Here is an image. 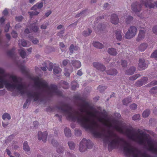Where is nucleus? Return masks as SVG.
I'll return each instance as SVG.
<instances>
[{
    "mask_svg": "<svg viewBox=\"0 0 157 157\" xmlns=\"http://www.w3.org/2000/svg\"><path fill=\"white\" fill-rule=\"evenodd\" d=\"M150 113V110L148 109L146 110L143 112L142 116L144 117H147L149 116Z\"/></svg>",
    "mask_w": 157,
    "mask_h": 157,
    "instance_id": "obj_30",
    "label": "nucleus"
},
{
    "mask_svg": "<svg viewBox=\"0 0 157 157\" xmlns=\"http://www.w3.org/2000/svg\"><path fill=\"white\" fill-rule=\"evenodd\" d=\"M85 12V11H82V12L80 13L77 14L76 16V17H78L81 16L82 14H83Z\"/></svg>",
    "mask_w": 157,
    "mask_h": 157,
    "instance_id": "obj_63",
    "label": "nucleus"
},
{
    "mask_svg": "<svg viewBox=\"0 0 157 157\" xmlns=\"http://www.w3.org/2000/svg\"><path fill=\"white\" fill-rule=\"evenodd\" d=\"M20 69L21 73L24 75H27L29 71V70L26 68L24 66H21L20 67Z\"/></svg>",
    "mask_w": 157,
    "mask_h": 157,
    "instance_id": "obj_15",
    "label": "nucleus"
},
{
    "mask_svg": "<svg viewBox=\"0 0 157 157\" xmlns=\"http://www.w3.org/2000/svg\"><path fill=\"white\" fill-rule=\"evenodd\" d=\"M108 52L110 55L112 56H116L117 54L116 49L113 48H109L108 50Z\"/></svg>",
    "mask_w": 157,
    "mask_h": 157,
    "instance_id": "obj_18",
    "label": "nucleus"
},
{
    "mask_svg": "<svg viewBox=\"0 0 157 157\" xmlns=\"http://www.w3.org/2000/svg\"><path fill=\"white\" fill-rule=\"evenodd\" d=\"M48 25V24H45L42 25L41 26V28L42 29H45L46 28L47 25Z\"/></svg>",
    "mask_w": 157,
    "mask_h": 157,
    "instance_id": "obj_58",
    "label": "nucleus"
},
{
    "mask_svg": "<svg viewBox=\"0 0 157 157\" xmlns=\"http://www.w3.org/2000/svg\"><path fill=\"white\" fill-rule=\"evenodd\" d=\"M53 110V108L50 106H49L46 108L47 111H52Z\"/></svg>",
    "mask_w": 157,
    "mask_h": 157,
    "instance_id": "obj_64",
    "label": "nucleus"
},
{
    "mask_svg": "<svg viewBox=\"0 0 157 157\" xmlns=\"http://www.w3.org/2000/svg\"><path fill=\"white\" fill-rule=\"evenodd\" d=\"M111 22L113 24H117L119 22V19L115 14H112L111 15Z\"/></svg>",
    "mask_w": 157,
    "mask_h": 157,
    "instance_id": "obj_12",
    "label": "nucleus"
},
{
    "mask_svg": "<svg viewBox=\"0 0 157 157\" xmlns=\"http://www.w3.org/2000/svg\"><path fill=\"white\" fill-rule=\"evenodd\" d=\"M106 89V87L105 86H99V91L101 93H102Z\"/></svg>",
    "mask_w": 157,
    "mask_h": 157,
    "instance_id": "obj_38",
    "label": "nucleus"
},
{
    "mask_svg": "<svg viewBox=\"0 0 157 157\" xmlns=\"http://www.w3.org/2000/svg\"><path fill=\"white\" fill-rule=\"evenodd\" d=\"M61 69L59 67L54 68L53 70L54 74H58L61 71Z\"/></svg>",
    "mask_w": 157,
    "mask_h": 157,
    "instance_id": "obj_29",
    "label": "nucleus"
},
{
    "mask_svg": "<svg viewBox=\"0 0 157 157\" xmlns=\"http://www.w3.org/2000/svg\"><path fill=\"white\" fill-rule=\"evenodd\" d=\"M137 28L135 26H131L125 34V38L128 39L133 37L136 34Z\"/></svg>",
    "mask_w": 157,
    "mask_h": 157,
    "instance_id": "obj_6",
    "label": "nucleus"
},
{
    "mask_svg": "<svg viewBox=\"0 0 157 157\" xmlns=\"http://www.w3.org/2000/svg\"><path fill=\"white\" fill-rule=\"evenodd\" d=\"M64 133L66 136L67 137H70L71 136V132L70 129L67 128H65Z\"/></svg>",
    "mask_w": 157,
    "mask_h": 157,
    "instance_id": "obj_22",
    "label": "nucleus"
},
{
    "mask_svg": "<svg viewBox=\"0 0 157 157\" xmlns=\"http://www.w3.org/2000/svg\"><path fill=\"white\" fill-rule=\"evenodd\" d=\"M33 80L35 86L39 89L42 88L44 91L47 93L48 96L52 97L54 95L59 96H62V93L58 90L56 85L51 84L49 86L45 80H41L38 77L34 78Z\"/></svg>",
    "mask_w": 157,
    "mask_h": 157,
    "instance_id": "obj_3",
    "label": "nucleus"
},
{
    "mask_svg": "<svg viewBox=\"0 0 157 157\" xmlns=\"http://www.w3.org/2000/svg\"><path fill=\"white\" fill-rule=\"evenodd\" d=\"M122 33L121 30L120 29H118L115 32L117 40H122Z\"/></svg>",
    "mask_w": 157,
    "mask_h": 157,
    "instance_id": "obj_14",
    "label": "nucleus"
},
{
    "mask_svg": "<svg viewBox=\"0 0 157 157\" xmlns=\"http://www.w3.org/2000/svg\"><path fill=\"white\" fill-rule=\"evenodd\" d=\"M153 32L154 33L157 34V26H155L153 27Z\"/></svg>",
    "mask_w": 157,
    "mask_h": 157,
    "instance_id": "obj_55",
    "label": "nucleus"
},
{
    "mask_svg": "<svg viewBox=\"0 0 157 157\" xmlns=\"http://www.w3.org/2000/svg\"><path fill=\"white\" fill-rule=\"evenodd\" d=\"M23 148L24 150L26 151H28L30 150V148L27 141H25L24 142L23 144Z\"/></svg>",
    "mask_w": 157,
    "mask_h": 157,
    "instance_id": "obj_27",
    "label": "nucleus"
},
{
    "mask_svg": "<svg viewBox=\"0 0 157 157\" xmlns=\"http://www.w3.org/2000/svg\"><path fill=\"white\" fill-rule=\"evenodd\" d=\"M92 32L91 29L88 28L87 30H85L83 32L82 35L84 36H88L90 35Z\"/></svg>",
    "mask_w": 157,
    "mask_h": 157,
    "instance_id": "obj_24",
    "label": "nucleus"
},
{
    "mask_svg": "<svg viewBox=\"0 0 157 157\" xmlns=\"http://www.w3.org/2000/svg\"><path fill=\"white\" fill-rule=\"evenodd\" d=\"M74 45L73 44H71L70 47H69V51H70V52L71 53V54H71L72 53H73V50L74 49Z\"/></svg>",
    "mask_w": 157,
    "mask_h": 157,
    "instance_id": "obj_45",
    "label": "nucleus"
},
{
    "mask_svg": "<svg viewBox=\"0 0 157 157\" xmlns=\"http://www.w3.org/2000/svg\"><path fill=\"white\" fill-rule=\"evenodd\" d=\"M93 44L94 47L97 48H98V42H94Z\"/></svg>",
    "mask_w": 157,
    "mask_h": 157,
    "instance_id": "obj_59",
    "label": "nucleus"
},
{
    "mask_svg": "<svg viewBox=\"0 0 157 157\" xmlns=\"http://www.w3.org/2000/svg\"><path fill=\"white\" fill-rule=\"evenodd\" d=\"M65 72L64 73L65 75L66 76L69 77L70 76V73L68 72V71H67V70L66 68L65 69Z\"/></svg>",
    "mask_w": 157,
    "mask_h": 157,
    "instance_id": "obj_54",
    "label": "nucleus"
},
{
    "mask_svg": "<svg viewBox=\"0 0 157 157\" xmlns=\"http://www.w3.org/2000/svg\"><path fill=\"white\" fill-rule=\"evenodd\" d=\"M71 89L72 90H75L76 88H78L79 87V85L77 82L75 81H73L71 83Z\"/></svg>",
    "mask_w": 157,
    "mask_h": 157,
    "instance_id": "obj_23",
    "label": "nucleus"
},
{
    "mask_svg": "<svg viewBox=\"0 0 157 157\" xmlns=\"http://www.w3.org/2000/svg\"><path fill=\"white\" fill-rule=\"evenodd\" d=\"M140 76L139 74L135 75L129 78V79L130 80H134Z\"/></svg>",
    "mask_w": 157,
    "mask_h": 157,
    "instance_id": "obj_35",
    "label": "nucleus"
},
{
    "mask_svg": "<svg viewBox=\"0 0 157 157\" xmlns=\"http://www.w3.org/2000/svg\"><path fill=\"white\" fill-rule=\"evenodd\" d=\"M147 36L146 34V32L143 30L140 29V30L139 33L138 34V37L136 39L137 41H139L141 40H143Z\"/></svg>",
    "mask_w": 157,
    "mask_h": 157,
    "instance_id": "obj_10",
    "label": "nucleus"
},
{
    "mask_svg": "<svg viewBox=\"0 0 157 157\" xmlns=\"http://www.w3.org/2000/svg\"><path fill=\"white\" fill-rule=\"evenodd\" d=\"M10 78H11L13 81L15 83H18V78L16 76L11 75L10 77Z\"/></svg>",
    "mask_w": 157,
    "mask_h": 157,
    "instance_id": "obj_34",
    "label": "nucleus"
},
{
    "mask_svg": "<svg viewBox=\"0 0 157 157\" xmlns=\"http://www.w3.org/2000/svg\"><path fill=\"white\" fill-rule=\"evenodd\" d=\"M57 152L59 153H62L64 151V148L63 147H60L57 149Z\"/></svg>",
    "mask_w": 157,
    "mask_h": 157,
    "instance_id": "obj_41",
    "label": "nucleus"
},
{
    "mask_svg": "<svg viewBox=\"0 0 157 157\" xmlns=\"http://www.w3.org/2000/svg\"><path fill=\"white\" fill-rule=\"evenodd\" d=\"M157 92V86L153 87L150 90V93L151 94H154Z\"/></svg>",
    "mask_w": 157,
    "mask_h": 157,
    "instance_id": "obj_36",
    "label": "nucleus"
},
{
    "mask_svg": "<svg viewBox=\"0 0 157 157\" xmlns=\"http://www.w3.org/2000/svg\"><path fill=\"white\" fill-rule=\"evenodd\" d=\"M135 71L136 68L135 67H132L126 71L125 74L128 75H131L134 73Z\"/></svg>",
    "mask_w": 157,
    "mask_h": 157,
    "instance_id": "obj_16",
    "label": "nucleus"
},
{
    "mask_svg": "<svg viewBox=\"0 0 157 157\" xmlns=\"http://www.w3.org/2000/svg\"><path fill=\"white\" fill-rule=\"evenodd\" d=\"M43 6V2H41L37 3L34 5L31 8V10H40Z\"/></svg>",
    "mask_w": 157,
    "mask_h": 157,
    "instance_id": "obj_11",
    "label": "nucleus"
},
{
    "mask_svg": "<svg viewBox=\"0 0 157 157\" xmlns=\"http://www.w3.org/2000/svg\"><path fill=\"white\" fill-rule=\"evenodd\" d=\"M71 64L73 67L77 68H79L81 66L80 62L76 60L72 61Z\"/></svg>",
    "mask_w": 157,
    "mask_h": 157,
    "instance_id": "obj_13",
    "label": "nucleus"
},
{
    "mask_svg": "<svg viewBox=\"0 0 157 157\" xmlns=\"http://www.w3.org/2000/svg\"><path fill=\"white\" fill-rule=\"evenodd\" d=\"M140 115L139 114H136L133 116L132 117V119L133 120H137L139 119Z\"/></svg>",
    "mask_w": 157,
    "mask_h": 157,
    "instance_id": "obj_40",
    "label": "nucleus"
},
{
    "mask_svg": "<svg viewBox=\"0 0 157 157\" xmlns=\"http://www.w3.org/2000/svg\"><path fill=\"white\" fill-rule=\"evenodd\" d=\"M28 13H29L30 18H32L33 16L37 15L39 13V12L35 10L32 12H29Z\"/></svg>",
    "mask_w": 157,
    "mask_h": 157,
    "instance_id": "obj_31",
    "label": "nucleus"
},
{
    "mask_svg": "<svg viewBox=\"0 0 157 157\" xmlns=\"http://www.w3.org/2000/svg\"><path fill=\"white\" fill-rule=\"evenodd\" d=\"M130 108L132 110H135L137 108V105L135 104H133L131 105Z\"/></svg>",
    "mask_w": 157,
    "mask_h": 157,
    "instance_id": "obj_50",
    "label": "nucleus"
},
{
    "mask_svg": "<svg viewBox=\"0 0 157 157\" xmlns=\"http://www.w3.org/2000/svg\"><path fill=\"white\" fill-rule=\"evenodd\" d=\"M10 27V24L9 23H7L6 25L5 29V31L6 32H8Z\"/></svg>",
    "mask_w": 157,
    "mask_h": 157,
    "instance_id": "obj_44",
    "label": "nucleus"
},
{
    "mask_svg": "<svg viewBox=\"0 0 157 157\" xmlns=\"http://www.w3.org/2000/svg\"><path fill=\"white\" fill-rule=\"evenodd\" d=\"M122 124L116 125L114 128L121 133L124 134L129 139L136 142L140 145L144 146L147 150L154 153L157 154V147L153 141L149 138L144 132L138 129L139 135L133 132L131 129H125Z\"/></svg>",
    "mask_w": 157,
    "mask_h": 157,
    "instance_id": "obj_2",
    "label": "nucleus"
},
{
    "mask_svg": "<svg viewBox=\"0 0 157 157\" xmlns=\"http://www.w3.org/2000/svg\"><path fill=\"white\" fill-rule=\"evenodd\" d=\"M107 74L110 75H115L117 74V71L115 69L110 70L106 71Z\"/></svg>",
    "mask_w": 157,
    "mask_h": 157,
    "instance_id": "obj_25",
    "label": "nucleus"
},
{
    "mask_svg": "<svg viewBox=\"0 0 157 157\" xmlns=\"http://www.w3.org/2000/svg\"><path fill=\"white\" fill-rule=\"evenodd\" d=\"M148 78L146 77H144L142 78L140 81L136 82L135 86H140L147 82Z\"/></svg>",
    "mask_w": 157,
    "mask_h": 157,
    "instance_id": "obj_9",
    "label": "nucleus"
},
{
    "mask_svg": "<svg viewBox=\"0 0 157 157\" xmlns=\"http://www.w3.org/2000/svg\"><path fill=\"white\" fill-rule=\"evenodd\" d=\"M147 63V61H145L144 59H140L138 63V66L141 70L145 69L148 66Z\"/></svg>",
    "mask_w": 157,
    "mask_h": 157,
    "instance_id": "obj_8",
    "label": "nucleus"
},
{
    "mask_svg": "<svg viewBox=\"0 0 157 157\" xmlns=\"http://www.w3.org/2000/svg\"><path fill=\"white\" fill-rule=\"evenodd\" d=\"M4 85L8 90L16 88L20 91V93L21 95L26 93L27 96L29 98V92H26L24 90L26 88V86L25 85L22 84L17 85L14 83L11 84L7 80L4 79L0 75V89L3 88Z\"/></svg>",
    "mask_w": 157,
    "mask_h": 157,
    "instance_id": "obj_4",
    "label": "nucleus"
},
{
    "mask_svg": "<svg viewBox=\"0 0 157 157\" xmlns=\"http://www.w3.org/2000/svg\"><path fill=\"white\" fill-rule=\"evenodd\" d=\"M75 134L77 136H80L82 134V131L79 129H75Z\"/></svg>",
    "mask_w": 157,
    "mask_h": 157,
    "instance_id": "obj_39",
    "label": "nucleus"
},
{
    "mask_svg": "<svg viewBox=\"0 0 157 157\" xmlns=\"http://www.w3.org/2000/svg\"><path fill=\"white\" fill-rule=\"evenodd\" d=\"M11 35L12 37L14 38H16L17 37V34L15 31H13L11 33Z\"/></svg>",
    "mask_w": 157,
    "mask_h": 157,
    "instance_id": "obj_46",
    "label": "nucleus"
},
{
    "mask_svg": "<svg viewBox=\"0 0 157 157\" xmlns=\"http://www.w3.org/2000/svg\"><path fill=\"white\" fill-rule=\"evenodd\" d=\"M122 19H123V18L125 19L126 23L127 24H129V22L132 21L133 17L131 16H127L124 15V16L122 17Z\"/></svg>",
    "mask_w": 157,
    "mask_h": 157,
    "instance_id": "obj_17",
    "label": "nucleus"
},
{
    "mask_svg": "<svg viewBox=\"0 0 157 157\" xmlns=\"http://www.w3.org/2000/svg\"><path fill=\"white\" fill-rule=\"evenodd\" d=\"M68 146L71 149H74L75 148V144L72 141H69L68 143Z\"/></svg>",
    "mask_w": 157,
    "mask_h": 157,
    "instance_id": "obj_33",
    "label": "nucleus"
},
{
    "mask_svg": "<svg viewBox=\"0 0 157 157\" xmlns=\"http://www.w3.org/2000/svg\"><path fill=\"white\" fill-rule=\"evenodd\" d=\"M2 117L4 120H5L6 119L9 120L11 119L10 115L7 113H4L2 115Z\"/></svg>",
    "mask_w": 157,
    "mask_h": 157,
    "instance_id": "obj_28",
    "label": "nucleus"
},
{
    "mask_svg": "<svg viewBox=\"0 0 157 157\" xmlns=\"http://www.w3.org/2000/svg\"><path fill=\"white\" fill-rule=\"evenodd\" d=\"M49 66L47 68L48 69L49 71H51L52 70L53 68V63L51 62L49 63Z\"/></svg>",
    "mask_w": 157,
    "mask_h": 157,
    "instance_id": "obj_49",
    "label": "nucleus"
},
{
    "mask_svg": "<svg viewBox=\"0 0 157 157\" xmlns=\"http://www.w3.org/2000/svg\"><path fill=\"white\" fill-rule=\"evenodd\" d=\"M23 18V17L21 16H19L16 17V20L18 21H21L22 20Z\"/></svg>",
    "mask_w": 157,
    "mask_h": 157,
    "instance_id": "obj_52",
    "label": "nucleus"
},
{
    "mask_svg": "<svg viewBox=\"0 0 157 157\" xmlns=\"http://www.w3.org/2000/svg\"><path fill=\"white\" fill-rule=\"evenodd\" d=\"M147 47V44L143 43L140 45L138 49L140 51L143 52L146 49Z\"/></svg>",
    "mask_w": 157,
    "mask_h": 157,
    "instance_id": "obj_20",
    "label": "nucleus"
},
{
    "mask_svg": "<svg viewBox=\"0 0 157 157\" xmlns=\"http://www.w3.org/2000/svg\"><path fill=\"white\" fill-rule=\"evenodd\" d=\"M121 65L123 67H125L127 66V62L125 60H122Z\"/></svg>",
    "mask_w": 157,
    "mask_h": 157,
    "instance_id": "obj_53",
    "label": "nucleus"
},
{
    "mask_svg": "<svg viewBox=\"0 0 157 157\" xmlns=\"http://www.w3.org/2000/svg\"><path fill=\"white\" fill-rule=\"evenodd\" d=\"M132 100L131 98H128L124 99L123 100L124 105H126L131 101Z\"/></svg>",
    "mask_w": 157,
    "mask_h": 157,
    "instance_id": "obj_32",
    "label": "nucleus"
},
{
    "mask_svg": "<svg viewBox=\"0 0 157 157\" xmlns=\"http://www.w3.org/2000/svg\"><path fill=\"white\" fill-rule=\"evenodd\" d=\"M51 144L55 147H56L58 144L57 141H56L55 140H52L51 141Z\"/></svg>",
    "mask_w": 157,
    "mask_h": 157,
    "instance_id": "obj_51",
    "label": "nucleus"
},
{
    "mask_svg": "<svg viewBox=\"0 0 157 157\" xmlns=\"http://www.w3.org/2000/svg\"><path fill=\"white\" fill-rule=\"evenodd\" d=\"M18 52L21 57L23 59L25 58V56H26V53L24 50V49L22 48L20 49H19L18 50Z\"/></svg>",
    "mask_w": 157,
    "mask_h": 157,
    "instance_id": "obj_19",
    "label": "nucleus"
},
{
    "mask_svg": "<svg viewBox=\"0 0 157 157\" xmlns=\"http://www.w3.org/2000/svg\"><path fill=\"white\" fill-rule=\"evenodd\" d=\"M15 48H13L11 50L8 51L7 52V55L10 57H12L14 55Z\"/></svg>",
    "mask_w": 157,
    "mask_h": 157,
    "instance_id": "obj_26",
    "label": "nucleus"
},
{
    "mask_svg": "<svg viewBox=\"0 0 157 157\" xmlns=\"http://www.w3.org/2000/svg\"><path fill=\"white\" fill-rule=\"evenodd\" d=\"M29 28L31 31H33L34 32H37L39 29L38 27L36 26L35 24H31Z\"/></svg>",
    "mask_w": 157,
    "mask_h": 157,
    "instance_id": "obj_21",
    "label": "nucleus"
},
{
    "mask_svg": "<svg viewBox=\"0 0 157 157\" xmlns=\"http://www.w3.org/2000/svg\"><path fill=\"white\" fill-rule=\"evenodd\" d=\"M8 11L6 9H5L3 11L2 14L4 16H6L8 14Z\"/></svg>",
    "mask_w": 157,
    "mask_h": 157,
    "instance_id": "obj_56",
    "label": "nucleus"
},
{
    "mask_svg": "<svg viewBox=\"0 0 157 157\" xmlns=\"http://www.w3.org/2000/svg\"><path fill=\"white\" fill-rule=\"evenodd\" d=\"M5 21V19L4 17H2L0 18V22L1 24L3 23Z\"/></svg>",
    "mask_w": 157,
    "mask_h": 157,
    "instance_id": "obj_61",
    "label": "nucleus"
},
{
    "mask_svg": "<svg viewBox=\"0 0 157 157\" xmlns=\"http://www.w3.org/2000/svg\"><path fill=\"white\" fill-rule=\"evenodd\" d=\"M63 84L65 85V86H63V88L65 89H67L69 87L68 83L66 81H63L62 83Z\"/></svg>",
    "mask_w": 157,
    "mask_h": 157,
    "instance_id": "obj_37",
    "label": "nucleus"
},
{
    "mask_svg": "<svg viewBox=\"0 0 157 157\" xmlns=\"http://www.w3.org/2000/svg\"><path fill=\"white\" fill-rule=\"evenodd\" d=\"M74 98L76 100L81 101L84 103L83 104L80 105V108L79 110L82 113H86L87 117L83 116L78 111L76 112L75 113L79 116H76L71 112L72 107L67 104H63L58 108L65 114L67 120L72 121H77L81 127L86 130H90L94 137H98V122L95 120L96 118H98L95 113L87 110V108L89 107V104L88 102L83 100L82 97L76 96L74 97Z\"/></svg>",
    "mask_w": 157,
    "mask_h": 157,
    "instance_id": "obj_1",
    "label": "nucleus"
},
{
    "mask_svg": "<svg viewBox=\"0 0 157 157\" xmlns=\"http://www.w3.org/2000/svg\"><path fill=\"white\" fill-rule=\"evenodd\" d=\"M64 33V30H63L60 31V32L58 33L57 34L58 36H59L60 37H63V34Z\"/></svg>",
    "mask_w": 157,
    "mask_h": 157,
    "instance_id": "obj_48",
    "label": "nucleus"
},
{
    "mask_svg": "<svg viewBox=\"0 0 157 157\" xmlns=\"http://www.w3.org/2000/svg\"><path fill=\"white\" fill-rule=\"evenodd\" d=\"M48 133L46 131L42 133L41 131H39L38 133V138L39 140H42L43 141L45 142L47 140Z\"/></svg>",
    "mask_w": 157,
    "mask_h": 157,
    "instance_id": "obj_7",
    "label": "nucleus"
},
{
    "mask_svg": "<svg viewBox=\"0 0 157 157\" xmlns=\"http://www.w3.org/2000/svg\"><path fill=\"white\" fill-rule=\"evenodd\" d=\"M21 44L22 46L26 47L27 45L26 41L24 40H21Z\"/></svg>",
    "mask_w": 157,
    "mask_h": 157,
    "instance_id": "obj_47",
    "label": "nucleus"
},
{
    "mask_svg": "<svg viewBox=\"0 0 157 157\" xmlns=\"http://www.w3.org/2000/svg\"><path fill=\"white\" fill-rule=\"evenodd\" d=\"M94 67L96 68L97 69H98V62H94L93 63Z\"/></svg>",
    "mask_w": 157,
    "mask_h": 157,
    "instance_id": "obj_60",
    "label": "nucleus"
},
{
    "mask_svg": "<svg viewBox=\"0 0 157 157\" xmlns=\"http://www.w3.org/2000/svg\"><path fill=\"white\" fill-rule=\"evenodd\" d=\"M69 61L67 59H65L63 61V65L65 66L67 65L68 61Z\"/></svg>",
    "mask_w": 157,
    "mask_h": 157,
    "instance_id": "obj_57",
    "label": "nucleus"
},
{
    "mask_svg": "<svg viewBox=\"0 0 157 157\" xmlns=\"http://www.w3.org/2000/svg\"><path fill=\"white\" fill-rule=\"evenodd\" d=\"M2 126L4 128H6L9 124L8 122H2Z\"/></svg>",
    "mask_w": 157,
    "mask_h": 157,
    "instance_id": "obj_62",
    "label": "nucleus"
},
{
    "mask_svg": "<svg viewBox=\"0 0 157 157\" xmlns=\"http://www.w3.org/2000/svg\"><path fill=\"white\" fill-rule=\"evenodd\" d=\"M151 58H157V50L153 52L151 54Z\"/></svg>",
    "mask_w": 157,
    "mask_h": 157,
    "instance_id": "obj_43",
    "label": "nucleus"
},
{
    "mask_svg": "<svg viewBox=\"0 0 157 157\" xmlns=\"http://www.w3.org/2000/svg\"><path fill=\"white\" fill-rule=\"evenodd\" d=\"M105 67L104 66L101 64H99V70L102 71H103L105 70Z\"/></svg>",
    "mask_w": 157,
    "mask_h": 157,
    "instance_id": "obj_42",
    "label": "nucleus"
},
{
    "mask_svg": "<svg viewBox=\"0 0 157 157\" xmlns=\"http://www.w3.org/2000/svg\"><path fill=\"white\" fill-rule=\"evenodd\" d=\"M93 146V144L90 140L83 138L80 143L79 151L81 152H83L87 149H91Z\"/></svg>",
    "mask_w": 157,
    "mask_h": 157,
    "instance_id": "obj_5",
    "label": "nucleus"
}]
</instances>
